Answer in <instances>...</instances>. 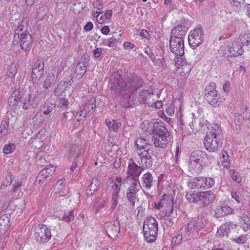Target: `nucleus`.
<instances>
[{"label": "nucleus", "mask_w": 250, "mask_h": 250, "mask_svg": "<svg viewBox=\"0 0 250 250\" xmlns=\"http://www.w3.org/2000/svg\"><path fill=\"white\" fill-rule=\"evenodd\" d=\"M150 93H148L146 90H142L139 94L140 98L141 99L142 102L145 103L146 99L149 96Z\"/></svg>", "instance_id": "obj_48"}, {"label": "nucleus", "mask_w": 250, "mask_h": 250, "mask_svg": "<svg viewBox=\"0 0 250 250\" xmlns=\"http://www.w3.org/2000/svg\"><path fill=\"white\" fill-rule=\"evenodd\" d=\"M231 196L232 198L235 199L237 203H240V193H238L236 191H231Z\"/></svg>", "instance_id": "obj_52"}, {"label": "nucleus", "mask_w": 250, "mask_h": 250, "mask_svg": "<svg viewBox=\"0 0 250 250\" xmlns=\"http://www.w3.org/2000/svg\"><path fill=\"white\" fill-rule=\"evenodd\" d=\"M59 104L62 109H66L68 107L69 103L65 98L62 97L60 99Z\"/></svg>", "instance_id": "obj_46"}, {"label": "nucleus", "mask_w": 250, "mask_h": 250, "mask_svg": "<svg viewBox=\"0 0 250 250\" xmlns=\"http://www.w3.org/2000/svg\"><path fill=\"white\" fill-rule=\"evenodd\" d=\"M203 122L208 129L205 141H212L213 139L219 140L222 139L223 132L219 125L215 124L210 125L208 121L203 120Z\"/></svg>", "instance_id": "obj_6"}, {"label": "nucleus", "mask_w": 250, "mask_h": 250, "mask_svg": "<svg viewBox=\"0 0 250 250\" xmlns=\"http://www.w3.org/2000/svg\"><path fill=\"white\" fill-rule=\"evenodd\" d=\"M220 160L221 161L222 165L224 168H229V157L226 152H222V157L220 158Z\"/></svg>", "instance_id": "obj_36"}, {"label": "nucleus", "mask_w": 250, "mask_h": 250, "mask_svg": "<svg viewBox=\"0 0 250 250\" xmlns=\"http://www.w3.org/2000/svg\"><path fill=\"white\" fill-rule=\"evenodd\" d=\"M9 125L6 121H2L0 125V139L8 133Z\"/></svg>", "instance_id": "obj_37"}, {"label": "nucleus", "mask_w": 250, "mask_h": 250, "mask_svg": "<svg viewBox=\"0 0 250 250\" xmlns=\"http://www.w3.org/2000/svg\"><path fill=\"white\" fill-rule=\"evenodd\" d=\"M62 181L63 180L61 179L57 182L53 189L54 193H57L62 192Z\"/></svg>", "instance_id": "obj_49"}, {"label": "nucleus", "mask_w": 250, "mask_h": 250, "mask_svg": "<svg viewBox=\"0 0 250 250\" xmlns=\"http://www.w3.org/2000/svg\"><path fill=\"white\" fill-rule=\"evenodd\" d=\"M187 199L190 203H199V192H188L186 194Z\"/></svg>", "instance_id": "obj_38"}, {"label": "nucleus", "mask_w": 250, "mask_h": 250, "mask_svg": "<svg viewBox=\"0 0 250 250\" xmlns=\"http://www.w3.org/2000/svg\"><path fill=\"white\" fill-rule=\"evenodd\" d=\"M51 237L50 229L46 226L39 225L36 228L35 233V239L40 243H45L48 241Z\"/></svg>", "instance_id": "obj_12"}, {"label": "nucleus", "mask_w": 250, "mask_h": 250, "mask_svg": "<svg viewBox=\"0 0 250 250\" xmlns=\"http://www.w3.org/2000/svg\"><path fill=\"white\" fill-rule=\"evenodd\" d=\"M214 184L213 178L208 177H196L188 184L191 189H207L212 187Z\"/></svg>", "instance_id": "obj_8"}, {"label": "nucleus", "mask_w": 250, "mask_h": 250, "mask_svg": "<svg viewBox=\"0 0 250 250\" xmlns=\"http://www.w3.org/2000/svg\"><path fill=\"white\" fill-rule=\"evenodd\" d=\"M169 47L170 51L176 55L181 56L184 54V40L180 38H170Z\"/></svg>", "instance_id": "obj_16"}, {"label": "nucleus", "mask_w": 250, "mask_h": 250, "mask_svg": "<svg viewBox=\"0 0 250 250\" xmlns=\"http://www.w3.org/2000/svg\"><path fill=\"white\" fill-rule=\"evenodd\" d=\"M247 234L241 235L236 238H233L232 241L237 244H243L247 241Z\"/></svg>", "instance_id": "obj_43"}, {"label": "nucleus", "mask_w": 250, "mask_h": 250, "mask_svg": "<svg viewBox=\"0 0 250 250\" xmlns=\"http://www.w3.org/2000/svg\"><path fill=\"white\" fill-rule=\"evenodd\" d=\"M86 71V66L83 62H79L75 68V73L78 77L81 78Z\"/></svg>", "instance_id": "obj_35"}, {"label": "nucleus", "mask_w": 250, "mask_h": 250, "mask_svg": "<svg viewBox=\"0 0 250 250\" xmlns=\"http://www.w3.org/2000/svg\"><path fill=\"white\" fill-rule=\"evenodd\" d=\"M173 199L170 196L164 194L159 203L156 205V208L159 209L163 208L166 211V215H170L173 211Z\"/></svg>", "instance_id": "obj_14"}, {"label": "nucleus", "mask_w": 250, "mask_h": 250, "mask_svg": "<svg viewBox=\"0 0 250 250\" xmlns=\"http://www.w3.org/2000/svg\"><path fill=\"white\" fill-rule=\"evenodd\" d=\"M154 179L150 172L144 174L142 178V184L143 188L146 189H150L153 185Z\"/></svg>", "instance_id": "obj_28"}, {"label": "nucleus", "mask_w": 250, "mask_h": 250, "mask_svg": "<svg viewBox=\"0 0 250 250\" xmlns=\"http://www.w3.org/2000/svg\"><path fill=\"white\" fill-rule=\"evenodd\" d=\"M154 145L156 147L162 148H165L167 146V144L163 142H154Z\"/></svg>", "instance_id": "obj_56"}, {"label": "nucleus", "mask_w": 250, "mask_h": 250, "mask_svg": "<svg viewBox=\"0 0 250 250\" xmlns=\"http://www.w3.org/2000/svg\"><path fill=\"white\" fill-rule=\"evenodd\" d=\"M100 184V182L97 178H93L91 180L90 185L86 190V194L88 196H92L97 191Z\"/></svg>", "instance_id": "obj_29"}, {"label": "nucleus", "mask_w": 250, "mask_h": 250, "mask_svg": "<svg viewBox=\"0 0 250 250\" xmlns=\"http://www.w3.org/2000/svg\"><path fill=\"white\" fill-rule=\"evenodd\" d=\"M105 124L110 131L117 132L120 127L121 124L115 120L106 119Z\"/></svg>", "instance_id": "obj_33"}, {"label": "nucleus", "mask_w": 250, "mask_h": 250, "mask_svg": "<svg viewBox=\"0 0 250 250\" xmlns=\"http://www.w3.org/2000/svg\"><path fill=\"white\" fill-rule=\"evenodd\" d=\"M93 28V24L92 22L89 21L87 22L84 26L83 29L84 31L88 32L91 31Z\"/></svg>", "instance_id": "obj_53"}, {"label": "nucleus", "mask_w": 250, "mask_h": 250, "mask_svg": "<svg viewBox=\"0 0 250 250\" xmlns=\"http://www.w3.org/2000/svg\"><path fill=\"white\" fill-rule=\"evenodd\" d=\"M215 198L211 190L199 192V203L204 207L208 206Z\"/></svg>", "instance_id": "obj_20"}, {"label": "nucleus", "mask_w": 250, "mask_h": 250, "mask_svg": "<svg viewBox=\"0 0 250 250\" xmlns=\"http://www.w3.org/2000/svg\"><path fill=\"white\" fill-rule=\"evenodd\" d=\"M205 225V223L202 219H192L188 223L187 230L189 232H193L195 230L201 229Z\"/></svg>", "instance_id": "obj_26"}, {"label": "nucleus", "mask_w": 250, "mask_h": 250, "mask_svg": "<svg viewBox=\"0 0 250 250\" xmlns=\"http://www.w3.org/2000/svg\"><path fill=\"white\" fill-rule=\"evenodd\" d=\"M203 39L204 33L202 29L200 27H197L191 31L188 37L189 44L193 49L199 46L203 42Z\"/></svg>", "instance_id": "obj_9"}, {"label": "nucleus", "mask_w": 250, "mask_h": 250, "mask_svg": "<svg viewBox=\"0 0 250 250\" xmlns=\"http://www.w3.org/2000/svg\"><path fill=\"white\" fill-rule=\"evenodd\" d=\"M185 28V27H183L182 25H178L171 31L170 38H180L181 39H183L186 33V30Z\"/></svg>", "instance_id": "obj_30"}, {"label": "nucleus", "mask_w": 250, "mask_h": 250, "mask_svg": "<svg viewBox=\"0 0 250 250\" xmlns=\"http://www.w3.org/2000/svg\"><path fill=\"white\" fill-rule=\"evenodd\" d=\"M142 169L141 167L138 166L133 161L130 163L128 166V173L133 177L134 179L137 180L142 173Z\"/></svg>", "instance_id": "obj_25"}, {"label": "nucleus", "mask_w": 250, "mask_h": 250, "mask_svg": "<svg viewBox=\"0 0 250 250\" xmlns=\"http://www.w3.org/2000/svg\"><path fill=\"white\" fill-rule=\"evenodd\" d=\"M13 212L7 213L0 217V231H5L8 229L10 226L11 218L13 217Z\"/></svg>", "instance_id": "obj_27"}, {"label": "nucleus", "mask_w": 250, "mask_h": 250, "mask_svg": "<svg viewBox=\"0 0 250 250\" xmlns=\"http://www.w3.org/2000/svg\"><path fill=\"white\" fill-rule=\"evenodd\" d=\"M182 235L181 234H178L176 236L174 237L172 239V244L174 245L179 244L181 243L182 240Z\"/></svg>", "instance_id": "obj_51"}, {"label": "nucleus", "mask_w": 250, "mask_h": 250, "mask_svg": "<svg viewBox=\"0 0 250 250\" xmlns=\"http://www.w3.org/2000/svg\"><path fill=\"white\" fill-rule=\"evenodd\" d=\"M22 185V183L21 182H19L17 183H16L14 185V188H13V192H16L18 189L21 187V186Z\"/></svg>", "instance_id": "obj_62"}, {"label": "nucleus", "mask_w": 250, "mask_h": 250, "mask_svg": "<svg viewBox=\"0 0 250 250\" xmlns=\"http://www.w3.org/2000/svg\"><path fill=\"white\" fill-rule=\"evenodd\" d=\"M232 225L233 224L231 222H227L226 223L223 224L220 226V229L217 231L218 235L221 236L227 235Z\"/></svg>", "instance_id": "obj_34"}, {"label": "nucleus", "mask_w": 250, "mask_h": 250, "mask_svg": "<svg viewBox=\"0 0 250 250\" xmlns=\"http://www.w3.org/2000/svg\"><path fill=\"white\" fill-rule=\"evenodd\" d=\"M158 223L154 217H147L144 221L143 231L146 241L149 243L154 242L158 232Z\"/></svg>", "instance_id": "obj_3"}, {"label": "nucleus", "mask_w": 250, "mask_h": 250, "mask_svg": "<svg viewBox=\"0 0 250 250\" xmlns=\"http://www.w3.org/2000/svg\"><path fill=\"white\" fill-rule=\"evenodd\" d=\"M250 118V110L248 108L246 104H241L240 109L235 115L234 124L236 129L240 128L245 120H247Z\"/></svg>", "instance_id": "obj_11"}, {"label": "nucleus", "mask_w": 250, "mask_h": 250, "mask_svg": "<svg viewBox=\"0 0 250 250\" xmlns=\"http://www.w3.org/2000/svg\"><path fill=\"white\" fill-rule=\"evenodd\" d=\"M17 73V68L14 63H11L7 67V75L8 77L13 78Z\"/></svg>", "instance_id": "obj_39"}, {"label": "nucleus", "mask_w": 250, "mask_h": 250, "mask_svg": "<svg viewBox=\"0 0 250 250\" xmlns=\"http://www.w3.org/2000/svg\"><path fill=\"white\" fill-rule=\"evenodd\" d=\"M62 219L64 221L69 223L74 219V215L73 212L68 211L67 212L64 213Z\"/></svg>", "instance_id": "obj_44"}, {"label": "nucleus", "mask_w": 250, "mask_h": 250, "mask_svg": "<svg viewBox=\"0 0 250 250\" xmlns=\"http://www.w3.org/2000/svg\"><path fill=\"white\" fill-rule=\"evenodd\" d=\"M135 146L138 150H143L139 153L141 159L139 165L142 169H145L150 167L152 166V157L149 153L150 145L146 143V142H139V144L135 142Z\"/></svg>", "instance_id": "obj_4"}, {"label": "nucleus", "mask_w": 250, "mask_h": 250, "mask_svg": "<svg viewBox=\"0 0 250 250\" xmlns=\"http://www.w3.org/2000/svg\"><path fill=\"white\" fill-rule=\"evenodd\" d=\"M154 141H165V140L170 139V133L165 127H155L153 131Z\"/></svg>", "instance_id": "obj_22"}, {"label": "nucleus", "mask_w": 250, "mask_h": 250, "mask_svg": "<svg viewBox=\"0 0 250 250\" xmlns=\"http://www.w3.org/2000/svg\"><path fill=\"white\" fill-rule=\"evenodd\" d=\"M164 219V224L168 227H171L174 224V218L170 217V215H166Z\"/></svg>", "instance_id": "obj_50"}, {"label": "nucleus", "mask_w": 250, "mask_h": 250, "mask_svg": "<svg viewBox=\"0 0 250 250\" xmlns=\"http://www.w3.org/2000/svg\"><path fill=\"white\" fill-rule=\"evenodd\" d=\"M215 87L216 84L214 83H211L205 89L206 100L213 107L219 106L222 102L220 95L215 90Z\"/></svg>", "instance_id": "obj_5"}, {"label": "nucleus", "mask_w": 250, "mask_h": 250, "mask_svg": "<svg viewBox=\"0 0 250 250\" xmlns=\"http://www.w3.org/2000/svg\"><path fill=\"white\" fill-rule=\"evenodd\" d=\"M141 128L145 131H146L149 127V122L147 121H145L141 124Z\"/></svg>", "instance_id": "obj_61"}, {"label": "nucleus", "mask_w": 250, "mask_h": 250, "mask_svg": "<svg viewBox=\"0 0 250 250\" xmlns=\"http://www.w3.org/2000/svg\"><path fill=\"white\" fill-rule=\"evenodd\" d=\"M206 149L210 152H215L221 147L219 142H204Z\"/></svg>", "instance_id": "obj_32"}, {"label": "nucleus", "mask_w": 250, "mask_h": 250, "mask_svg": "<svg viewBox=\"0 0 250 250\" xmlns=\"http://www.w3.org/2000/svg\"><path fill=\"white\" fill-rule=\"evenodd\" d=\"M115 180L117 183H111V187L112 188L113 192L112 196V205L111 207V208L112 209H114L118 204V199L119 198V192H120V187L121 185L125 184L126 182V181L124 180H122L121 177H118L115 179Z\"/></svg>", "instance_id": "obj_13"}, {"label": "nucleus", "mask_w": 250, "mask_h": 250, "mask_svg": "<svg viewBox=\"0 0 250 250\" xmlns=\"http://www.w3.org/2000/svg\"><path fill=\"white\" fill-rule=\"evenodd\" d=\"M139 182L135 181L131 184L127 188L126 197L128 201L134 206L136 202H139V199L138 196V192L139 191L141 186L138 185Z\"/></svg>", "instance_id": "obj_15"}, {"label": "nucleus", "mask_w": 250, "mask_h": 250, "mask_svg": "<svg viewBox=\"0 0 250 250\" xmlns=\"http://www.w3.org/2000/svg\"><path fill=\"white\" fill-rule=\"evenodd\" d=\"M101 31L102 34L106 35L109 33L110 29L108 26L106 25L102 28Z\"/></svg>", "instance_id": "obj_60"}, {"label": "nucleus", "mask_w": 250, "mask_h": 250, "mask_svg": "<svg viewBox=\"0 0 250 250\" xmlns=\"http://www.w3.org/2000/svg\"><path fill=\"white\" fill-rule=\"evenodd\" d=\"M36 95L28 94L22 99L21 103L22 104V108L24 109H29L36 108L39 104V100Z\"/></svg>", "instance_id": "obj_18"}, {"label": "nucleus", "mask_w": 250, "mask_h": 250, "mask_svg": "<svg viewBox=\"0 0 250 250\" xmlns=\"http://www.w3.org/2000/svg\"><path fill=\"white\" fill-rule=\"evenodd\" d=\"M15 147L14 144L10 143L5 145L3 148V151L6 154H10L15 150Z\"/></svg>", "instance_id": "obj_42"}, {"label": "nucleus", "mask_w": 250, "mask_h": 250, "mask_svg": "<svg viewBox=\"0 0 250 250\" xmlns=\"http://www.w3.org/2000/svg\"><path fill=\"white\" fill-rule=\"evenodd\" d=\"M75 87L73 85L70 81L62 80L58 84L54 91L55 95L56 96L70 97Z\"/></svg>", "instance_id": "obj_7"}, {"label": "nucleus", "mask_w": 250, "mask_h": 250, "mask_svg": "<svg viewBox=\"0 0 250 250\" xmlns=\"http://www.w3.org/2000/svg\"><path fill=\"white\" fill-rule=\"evenodd\" d=\"M102 48H96L93 51V55L96 58H99L101 55L102 52Z\"/></svg>", "instance_id": "obj_55"}, {"label": "nucleus", "mask_w": 250, "mask_h": 250, "mask_svg": "<svg viewBox=\"0 0 250 250\" xmlns=\"http://www.w3.org/2000/svg\"><path fill=\"white\" fill-rule=\"evenodd\" d=\"M140 35L146 39H148L150 36V35L148 31H147L145 29H143L141 31V32L140 33Z\"/></svg>", "instance_id": "obj_57"}, {"label": "nucleus", "mask_w": 250, "mask_h": 250, "mask_svg": "<svg viewBox=\"0 0 250 250\" xmlns=\"http://www.w3.org/2000/svg\"><path fill=\"white\" fill-rule=\"evenodd\" d=\"M124 47L125 49H133L135 45L134 44L129 42H125L124 43Z\"/></svg>", "instance_id": "obj_54"}, {"label": "nucleus", "mask_w": 250, "mask_h": 250, "mask_svg": "<svg viewBox=\"0 0 250 250\" xmlns=\"http://www.w3.org/2000/svg\"><path fill=\"white\" fill-rule=\"evenodd\" d=\"M44 62L42 60H38L34 64L32 71V80L34 83L39 82L44 72Z\"/></svg>", "instance_id": "obj_17"}, {"label": "nucleus", "mask_w": 250, "mask_h": 250, "mask_svg": "<svg viewBox=\"0 0 250 250\" xmlns=\"http://www.w3.org/2000/svg\"><path fill=\"white\" fill-rule=\"evenodd\" d=\"M105 228L107 233L111 238H116L120 232V224L118 221L107 223Z\"/></svg>", "instance_id": "obj_23"}, {"label": "nucleus", "mask_w": 250, "mask_h": 250, "mask_svg": "<svg viewBox=\"0 0 250 250\" xmlns=\"http://www.w3.org/2000/svg\"><path fill=\"white\" fill-rule=\"evenodd\" d=\"M221 211V214L222 216H224L229 214H231L233 212V209L230 208L229 206H225L221 207L220 209Z\"/></svg>", "instance_id": "obj_45"}, {"label": "nucleus", "mask_w": 250, "mask_h": 250, "mask_svg": "<svg viewBox=\"0 0 250 250\" xmlns=\"http://www.w3.org/2000/svg\"><path fill=\"white\" fill-rule=\"evenodd\" d=\"M53 108V106H49L47 107L46 109H44L43 111V114L44 115H48L51 112Z\"/></svg>", "instance_id": "obj_64"}, {"label": "nucleus", "mask_w": 250, "mask_h": 250, "mask_svg": "<svg viewBox=\"0 0 250 250\" xmlns=\"http://www.w3.org/2000/svg\"><path fill=\"white\" fill-rule=\"evenodd\" d=\"M117 40L114 38L110 39H103L102 40V45L107 46L109 47H114L116 45Z\"/></svg>", "instance_id": "obj_40"}, {"label": "nucleus", "mask_w": 250, "mask_h": 250, "mask_svg": "<svg viewBox=\"0 0 250 250\" xmlns=\"http://www.w3.org/2000/svg\"><path fill=\"white\" fill-rule=\"evenodd\" d=\"M120 78V75L119 74L115 73L113 75L108 84L109 88L114 91L116 95H119L124 91L132 92L136 90L139 86L137 84L139 79L136 75H133L130 79H128V82H121L119 79Z\"/></svg>", "instance_id": "obj_1"}, {"label": "nucleus", "mask_w": 250, "mask_h": 250, "mask_svg": "<svg viewBox=\"0 0 250 250\" xmlns=\"http://www.w3.org/2000/svg\"><path fill=\"white\" fill-rule=\"evenodd\" d=\"M201 154V151L199 150L193 151L190 154L189 164L197 171H200L202 169V166L200 162Z\"/></svg>", "instance_id": "obj_19"}, {"label": "nucleus", "mask_w": 250, "mask_h": 250, "mask_svg": "<svg viewBox=\"0 0 250 250\" xmlns=\"http://www.w3.org/2000/svg\"><path fill=\"white\" fill-rule=\"evenodd\" d=\"M32 37L26 30H23V25H21L15 30L13 38L15 45L20 44L21 49L25 51L29 50L31 47Z\"/></svg>", "instance_id": "obj_2"}, {"label": "nucleus", "mask_w": 250, "mask_h": 250, "mask_svg": "<svg viewBox=\"0 0 250 250\" xmlns=\"http://www.w3.org/2000/svg\"><path fill=\"white\" fill-rule=\"evenodd\" d=\"M56 167L52 165H48L42 169L36 178L35 182L40 184L48 177L51 176L55 171Z\"/></svg>", "instance_id": "obj_21"}, {"label": "nucleus", "mask_w": 250, "mask_h": 250, "mask_svg": "<svg viewBox=\"0 0 250 250\" xmlns=\"http://www.w3.org/2000/svg\"><path fill=\"white\" fill-rule=\"evenodd\" d=\"M8 99L7 103V108L10 110H15L18 105V102L20 100L19 93L18 92H15Z\"/></svg>", "instance_id": "obj_31"}, {"label": "nucleus", "mask_w": 250, "mask_h": 250, "mask_svg": "<svg viewBox=\"0 0 250 250\" xmlns=\"http://www.w3.org/2000/svg\"><path fill=\"white\" fill-rule=\"evenodd\" d=\"M112 11L110 10L106 11L104 14V17L107 19H109L112 16Z\"/></svg>", "instance_id": "obj_63"}, {"label": "nucleus", "mask_w": 250, "mask_h": 250, "mask_svg": "<svg viewBox=\"0 0 250 250\" xmlns=\"http://www.w3.org/2000/svg\"><path fill=\"white\" fill-rule=\"evenodd\" d=\"M241 228L245 232H247L250 229V218L242 221Z\"/></svg>", "instance_id": "obj_47"}, {"label": "nucleus", "mask_w": 250, "mask_h": 250, "mask_svg": "<svg viewBox=\"0 0 250 250\" xmlns=\"http://www.w3.org/2000/svg\"><path fill=\"white\" fill-rule=\"evenodd\" d=\"M229 52L231 56L237 57L242 55L244 53L242 49V44L240 40H236L228 49Z\"/></svg>", "instance_id": "obj_24"}, {"label": "nucleus", "mask_w": 250, "mask_h": 250, "mask_svg": "<svg viewBox=\"0 0 250 250\" xmlns=\"http://www.w3.org/2000/svg\"><path fill=\"white\" fill-rule=\"evenodd\" d=\"M95 101L94 98H91L80 107L75 115L78 122L83 121L89 113L95 108Z\"/></svg>", "instance_id": "obj_10"}, {"label": "nucleus", "mask_w": 250, "mask_h": 250, "mask_svg": "<svg viewBox=\"0 0 250 250\" xmlns=\"http://www.w3.org/2000/svg\"><path fill=\"white\" fill-rule=\"evenodd\" d=\"M230 87V83L229 82H227L223 85V90L225 93H228L229 91Z\"/></svg>", "instance_id": "obj_58"}, {"label": "nucleus", "mask_w": 250, "mask_h": 250, "mask_svg": "<svg viewBox=\"0 0 250 250\" xmlns=\"http://www.w3.org/2000/svg\"><path fill=\"white\" fill-rule=\"evenodd\" d=\"M121 166V160L119 158H115L114 162L113 163V167L115 168H118L120 167Z\"/></svg>", "instance_id": "obj_59"}, {"label": "nucleus", "mask_w": 250, "mask_h": 250, "mask_svg": "<svg viewBox=\"0 0 250 250\" xmlns=\"http://www.w3.org/2000/svg\"><path fill=\"white\" fill-rule=\"evenodd\" d=\"M55 75L52 73L48 74L47 77L45 80L43 85V87L44 89H48L50 87L52 83L55 80Z\"/></svg>", "instance_id": "obj_41"}]
</instances>
